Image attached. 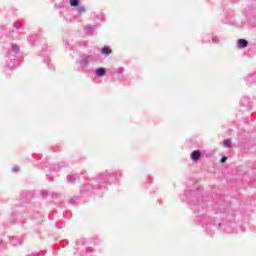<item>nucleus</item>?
I'll use <instances>...</instances> for the list:
<instances>
[{"label": "nucleus", "instance_id": "nucleus-4", "mask_svg": "<svg viewBox=\"0 0 256 256\" xmlns=\"http://www.w3.org/2000/svg\"><path fill=\"white\" fill-rule=\"evenodd\" d=\"M117 175H119L118 172H112L109 173V171H106L99 175L100 179H103V181H107L108 183H113L117 179Z\"/></svg>", "mask_w": 256, "mask_h": 256}, {"label": "nucleus", "instance_id": "nucleus-15", "mask_svg": "<svg viewBox=\"0 0 256 256\" xmlns=\"http://www.w3.org/2000/svg\"><path fill=\"white\" fill-rule=\"evenodd\" d=\"M71 7H79V0H70Z\"/></svg>", "mask_w": 256, "mask_h": 256}, {"label": "nucleus", "instance_id": "nucleus-7", "mask_svg": "<svg viewBox=\"0 0 256 256\" xmlns=\"http://www.w3.org/2000/svg\"><path fill=\"white\" fill-rule=\"evenodd\" d=\"M240 103L243 107H249V105H251V98H249V96H244L241 98Z\"/></svg>", "mask_w": 256, "mask_h": 256}, {"label": "nucleus", "instance_id": "nucleus-9", "mask_svg": "<svg viewBox=\"0 0 256 256\" xmlns=\"http://www.w3.org/2000/svg\"><path fill=\"white\" fill-rule=\"evenodd\" d=\"M249 42L245 39H238V49H245Z\"/></svg>", "mask_w": 256, "mask_h": 256}, {"label": "nucleus", "instance_id": "nucleus-33", "mask_svg": "<svg viewBox=\"0 0 256 256\" xmlns=\"http://www.w3.org/2000/svg\"><path fill=\"white\" fill-rule=\"evenodd\" d=\"M204 42H206L207 40H203Z\"/></svg>", "mask_w": 256, "mask_h": 256}, {"label": "nucleus", "instance_id": "nucleus-3", "mask_svg": "<svg viewBox=\"0 0 256 256\" xmlns=\"http://www.w3.org/2000/svg\"><path fill=\"white\" fill-rule=\"evenodd\" d=\"M94 61H95V56L91 54H81L80 59L76 61V64L79 65L81 69L85 70Z\"/></svg>", "mask_w": 256, "mask_h": 256}, {"label": "nucleus", "instance_id": "nucleus-20", "mask_svg": "<svg viewBox=\"0 0 256 256\" xmlns=\"http://www.w3.org/2000/svg\"><path fill=\"white\" fill-rule=\"evenodd\" d=\"M212 42L215 44L219 43V36H212Z\"/></svg>", "mask_w": 256, "mask_h": 256}, {"label": "nucleus", "instance_id": "nucleus-2", "mask_svg": "<svg viewBox=\"0 0 256 256\" xmlns=\"http://www.w3.org/2000/svg\"><path fill=\"white\" fill-rule=\"evenodd\" d=\"M19 45L17 44H12L11 45V50L8 51L7 54V59H6V63H7V67L8 69H13V67H17V54L19 53Z\"/></svg>", "mask_w": 256, "mask_h": 256}, {"label": "nucleus", "instance_id": "nucleus-28", "mask_svg": "<svg viewBox=\"0 0 256 256\" xmlns=\"http://www.w3.org/2000/svg\"><path fill=\"white\" fill-rule=\"evenodd\" d=\"M117 73H123V68H119V69L117 70Z\"/></svg>", "mask_w": 256, "mask_h": 256}, {"label": "nucleus", "instance_id": "nucleus-27", "mask_svg": "<svg viewBox=\"0 0 256 256\" xmlns=\"http://www.w3.org/2000/svg\"><path fill=\"white\" fill-rule=\"evenodd\" d=\"M224 231H225L226 233H231V228H230V227L224 228Z\"/></svg>", "mask_w": 256, "mask_h": 256}, {"label": "nucleus", "instance_id": "nucleus-29", "mask_svg": "<svg viewBox=\"0 0 256 256\" xmlns=\"http://www.w3.org/2000/svg\"><path fill=\"white\" fill-rule=\"evenodd\" d=\"M52 197H58L57 193H52Z\"/></svg>", "mask_w": 256, "mask_h": 256}, {"label": "nucleus", "instance_id": "nucleus-31", "mask_svg": "<svg viewBox=\"0 0 256 256\" xmlns=\"http://www.w3.org/2000/svg\"><path fill=\"white\" fill-rule=\"evenodd\" d=\"M101 19H102V21H103V19H104V16H103V14H101Z\"/></svg>", "mask_w": 256, "mask_h": 256}, {"label": "nucleus", "instance_id": "nucleus-1", "mask_svg": "<svg viewBox=\"0 0 256 256\" xmlns=\"http://www.w3.org/2000/svg\"><path fill=\"white\" fill-rule=\"evenodd\" d=\"M188 203H192L191 209L196 213V221L202 227H206V229H209L211 225L214 227H221L223 223L220 221H217L219 217H221V212L216 213L213 218L211 216L205 215V211L207 210V204L205 203V200L203 199V196L198 195V194H193L189 192V196H187Z\"/></svg>", "mask_w": 256, "mask_h": 256}, {"label": "nucleus", "instance_id": "nucleus-10", "mask_svg": "<svg viewBox=\"0 0 256 256\" xmlns=\"http://www.w3.org/2000/svg\"><path fill=\"white\" fill-rule=\"evenodd\" d=\"M247 85H251V83H256V72L254 74L249 75L246 78Z\"/></svg>", "mask_w": 256, "mask_h": 256}, {"label": "nucleus", "instance_id": "nucleus-17", "mask_svg": "<svg viewBox=\"0 0 256 256\" xmlns=\"http://www.w3.org/2000/svg\"><path fill=\"white\" fill-rule=\"evenodd\" d=\"M81 255H89V253H93L92 248H87L86 251H81Z\"/></svg>", "mask_w": 256, "mask_h": 256}, {"label": "nucleus", "instance_id": "nucleus-19", "mask_svg": "<svg viewBox=\"0 0 256 256\" xmlns=\"http://www.w3.org/2000/svg\"><path fill=\"white\" fill-rule=\"evenodd\" d=\"M224 147H231V139L224 140Z\"/></svg>", "mask_w": 256, "mask_h": 256}, {"label": "nucleus", "instance_id": "nucleus-5", "mask_svg": "<svg viewBox=\"0 0 256 256\" xmlns=\"http://www.w3.org/2000/svg\"><path fill=\"white\" fill-rule=\"evenodd\" d=\"M191 159H192V161H199L201 159V151L200 150H194L191 153Z\"/></svg>", "mask_w": 256, "mask_h": 256}, {"label": "nucleus", "instance_id": "nucleus-21", "mask_svg": "<svg viewBox=\"0 0 256 256\" xmlns=\"http://www.w3.org/2000/svg\"><path fill=\"white\" fill-rule=\"evenodd\" d=\"M41 195H42L43 198L48 197L49 191L43 190V191L41 192Z\"/></svg>", "mask_w": 256, "mask_h": 256}, {"label": "nucleus", "instance_id": "nucleus-6", "mask_svg": "<svg viewBox=\"0 0 256 256\" xmlns=\"http://www.w3.org/2000/svg\"><path fill=\"white\" fill-rule=\"evenodd\" d=\"M11 243L14 247H19L23 244V238L11 237Z\"/></svg>", "mask_w": 256, "mask_h": 256}, {"label": "nucleus", "instance_id": "nucleus-26", "mask_svg": "<svg viewBox=\"0 0 256 256\" xmlns=\"http://www.w3.org/2000/svg\"><path fill=\"white\" fill-rule=\"evenodd\" d=\"M50 61H51V59H49V57H46V58L44 59V63H47L48 65H49Z\"/></svg>", "mask_w": 256, "mask_h": 256}, {"label": "nucleus", "instance_id": "nucleus-23", "mask_svg": "<svg viewBox=\"0 0 256 256\" xmlns=\"http://www.w3.org/2000/svg\"><path fill=\"white\" fill-rule=\"evenodd\" d=\"M64 45H65V49H70V50L72 49V48H71V44H69V41L66 40V41L64 42Z\"/></svg>", "mask_w": 256, "mask_h": 256}, {"label": "nucleus", "instance_id": "nucleus-30", "mask_svg": "<svg viewBox=\"0 0 256 256\" xmlns=\"http://www.w3.org/2000/svg\"><path fill=\"white\" fill-rule=\"evenodd\" d=\"M185 195L188 196V195H189V191H186V192H185Z\"/></svg>", "mask_w": 256, "mask_h": 256}, {"label": "nucleus", "instance_id": "nucleus-32", "mask_svg": "<svg viewBox=\"0 0 256 256\" xmlns=\"http://www.w3.org/2000/svg\"><path fill=\"white\" fill-rule=\"evenodd\" d=\"M206 37H208V39H209V35H206Z\"/></svg>", "mask_w": 256, "mask_h": 256}, {"label": "nucleus", "instance_id": "nucleus-14", "mask_svg": "<svg viewBox=\"0 0 256 256\" xmlns=\"http://www.w3.org/2000/svg\"><path fill=\"white\" fill-rule=\"evenodd\" d=\"M77 7V12L79 14L81 13H85V11H87V9L85 8V6H76Z\"/></svg>", "mask_w": 256, "mask_h": 256}, {"label": "nucleus", "instance_id": "nucleus-18", "mask_svg": "<svg viewBox=\"0 0 256 256\" xmlns=\"http://www.w3.org/2000/svg\"><path fill=\"white\" fill-rule=\"evenodd\" d=\"M76 245L79 247V245H85V238H80L76 241Z\"/></svg>", "mask_w": 256, "mask_h": 256}, {"label": "nucleus", "instance_id": "nucleus-25", "mask_svg": "<svg viewBox=\"0 0 256 256\" xmlns=\"http://www.w3.org/2000/svg\"><path fill=\"white\" fill-rule=\"evenodd\" d=\"M18 171H19L18 166H14V167L12 168V173H18Z\"/></svg>", "mask_w": 256, "mask_h": 256}, {"label": "nucleus", "instance_id": "nucleus-13", "mask_svg": "<svg viewBox=\"0 0 256 256\" xmlns=\"http://www.w3.org/2000/svg\"><path fill=\"white\" fill-rule=\"evenodd\" d=\"M94 29H95V27H91V26L86 27L85 28L86 35H91V33H93Z\"/></svg>", "mask_w": 256, "mask_h": 256}, {"label": "nucleus", "instance_id": "nucleus-16", "mask_svg": "<svg viewBox=\"0 0 256 256\" xmlns=\"http://www.w3.org/2000/svg\"><path fill=\"white\" fill-rule=\"evenodd\" d=\"M13 27L14 29L19 30L23 28V25L20 22H14Z\"/></svg>", "mask_w": 256, "mask_h": 256}, {"label": "nucleus", "instance_id": "nucleus-8", "mask_svg": "<svg viewBox=\"0 0 256 256\" xmlns=\"http://www.w3.org/2000/svg\"><path fill=\"white\" fill-rule=\"evenodd\" d=\"M95 75H97V77H105V75H107V70L103 67L97 68L95 70Z\"/></svg>", "mask_w": 256, "mask_h": 256}, {"label": "nucleus", "instance_id": "nucleus-22", "mask_svg": "<svg viewBox=\"0 0 256 256\" xmlns=\"http://www.w3.org/2000/svg\"><path fill=\"white\" fill-rule=\"evenodd\" d=\"M66 19V21H67V23H73V21H75V17H66L65 18Z\"/></svg>", "mask_w": 256, "mask_h": 256}, {"label": "nucleus", "instance_id": "nucleus-12", "mask_svg": "<svg viewBox=\"0 0 256 256\" xmlns=\"http://www.w3.org/2000/svg\"><path fill=\"white\" fill-rule=\"evenodd\" d=\"M102 55H111V48L109 46H104L101 49Z\"/></svg>", "mask_w": 256, "mask_h": 256}, {"label": "nucleus", "instance_id": "nucleus-24", "mask_svg": "<svg viewBox=\"0 0 256 256\" xmlns=\"http://www.w3.org/2000/svg\"><path fill=\"white\" fill-rule=\"evenodd\" d=\"M227 162V156H223L221 159H220V163H226Z\"/></svg>", "mask_w": 256, "mask_h": 256}, {"label": "nucleus", "instance_id": "nucleus-11", "mask_svg": "<svg viewBox=\"0 0 256 256\" xmlns=\"http://www.w3.org/2000/svg\"><path fill=\"white\" fill-rule=\"evenodd\" d=\"M79 179V175H68L67 181L68 183H75Z\"/></svg>", "mask_w": 256, "mask_h": 256}]
</instances>
